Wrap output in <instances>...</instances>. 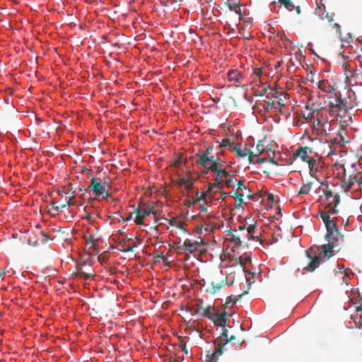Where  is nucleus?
Masks as SVG:
<instances>
[{"label": "nucleus", "mask_w": 362, "mask_h": 362, "mask_svg": "<svg viewBox=\"0 0 362 362\" xmlns=\"http://www.w3.org/2000/svg\"><path fill=\"white\" fill-rule=\"evenodd\" d=\"M349 279V274L346 272L344 273V275L342 276V280L344 282L346 283L347 280Z\"/></svg>", "instance_id": "6e6d98bb"}, {"label": "nucleus", "mask_w": 362, "mask_h": 362, "mask_svg": "<svg viewBox=\"0 0 362 362\" xmlns=\"http://www.w3.org/2000/svg\"><path fill=\"white\" fill-rule=\"evenodd\" d=\"M274 104V101H272V100L269 101L267 103V110H268L269 108H272L273 107Z\"/></svg>", "instance_id": "13d9d810"}, {"label": "nucleus", "mask_w": 362, "mask_h": 362, "mask_svg": "<svg viewBox=\"0 0 362 362\" xmlns=\"http://www.w3.org/2000/svg\"><path fill=\"white\" fill-rule=\"evenodd\" d=\"M230 235V241L232 242L235 247H245V240H241L239 235L233 234L230 231L228 232Z\"/></svg>", "instance_id": "a878e982"}, {"label": "nucleus", "mask_w": 362, "mask_h": 362, "mask_svg": "<svg viewBox=\"0 0 362 362\" xmlns=\"http://www.w3.org/2000/svg\"><path fill=\"white\" fill-rule=\"evenodd\" d=\"M330 214H332L331 212H329V209H327V211H320V217L322 219L325 227H330L332 223H334L335 222L330 218Z\"/></svg>", "instance_id": "6ab92c4d"}, {"label": "nucleus", "mask_w": 362, "mask_h": 362, "mask_svg": "<svg viewBox=\"0 0 362 362\" xmlns=\"http://www.w3.org/2000/svg\"><path fill=\"white\" fill-rule=\"evenodd\" d=\"M194 179L191 177V174L189 173L185 177H179L176 180H173V182L178 187H185L187 190H189L194 185Z\"/></svg>", "instance_id": "9d476101"}, {"label": "nucleus", "mask_w": 362, "mask_h": 362, "mask_svg": "<svg viewBox=\"0 0 362 362\" xmlns=\"http://www.w3.org/2000/svg\"><path fill=\"white\" fill-rule=\"evenodd\" d=\"M333 28H334L337 32H340V25L338 23H334L332 25Z\"/></svg>", "instance_id": "4d7b16f0"}, {"label": "nucleus", "mask_w": 362, "mask_h": 362, "mask_svg": "<svg viewBox=\"0 0 362 362\" xmlns=\"http://www.w3.org/2000/svg\"><path fill=\"white\" fill-rule=\"evenodd\" d=\"M223 177H218L216 175V177L214 179L215 182L219 185L220 187L225 184L227 187H233L235 188V185H233V181L232 179V177L230 175V177H226V180H223L221 178Z\"/></svg>", "instance_id": "a211bd4d"}, {"label": "nucleus", "mask_w": 362, "mask_h": 362, "mask_svg": "<svg viewBox=\"0 0 362 362\" xmlns=\"http://www.w3.org/2000/svg\"><path fill=\"white\" fill-rule=\"evenodd\" d=\"M243 151V152L251 151L247 144L245 145V148Z\"/></svg>", "instance_id": "052dcab7"}, {"label": "nucleus", "mask_w": 362, "mask_h": 362, "mask_svg": "<svg viewBox=\"0 0 362 362\" xmlns=\"http://www.w3.org/2000/svg\"><path fill=\"white\" fill-rule=\"evenodd\" d=\"M142 243V240L138 238H135V241L134 242L132 246H134V248L138 247V245H141Z\"/></svg>", "instance_id": "de8ad7c7"}, {"label": "nucleus", "mask_w": 362, "mask_h": 362, "mask_svg": "<svg viewBox=\"0 0 362 362\" xmlns=\"http://www.w3.org/2000/svg\"><path fill=\"white\" fill-rule=\"evenodd\" d=\"M226 343L223 341H221L218 346L215 347V349L210 357L209 359H216L217 361V357L221 356L223 353L224 347L226 346Z\"/></svg>", "instance_id": "4be33fe9"}, {"label": "nucleus", "mask_w": 362, "mask_h": 362, "mask_svg": "<svg viewBox=\"0 0 362 362\" xmlns=\"http://www.w3.org/2000/svg\"><path fill=\"white\" fill-rule=\"evenodd\" d=\"M321 19H326L329 22L333 21V17L332 15H329L328 13L324 12L323 16L320 17Z\"/></svg>", "instance_id": "c03bdc74"}, {"label": "nucleus", "mask_w": 362, "mask_h": 362, "mask_svg": "<svg viewBox=\"0 0 362 362\" xmlns=\"http://www.w3.org/2000/svg\"><path fill=\"white\" fill-rule=\"evenodd\" d=\"M41 235L42 237L41 240L42 243H47L49 240L48 235L45 232L41 231Z\"/></svg>", "instance_id": "a18cd8bd"}, {"label": "nucleus", "mask_w": 362, "mask_h": 362, "mask_svg": "<svg viewBox=\"0 0 362 362\" xmlns=\"http://www.w3.org/2000/svg\"><path fill=\"white\" fill-rule=\"evenodd\" d=\"M205 199H206V193L205 192L200 193L197 190V193H196L195 200L194 201V202L191 203L189 204V206L192 205L194 203H198V202H200L201 201H204Z\"/></svg>", "instance_id": "72a5a7b5"}, {"label": "nucleus", "mask_w": 362, "mask_h": 362, "mask_svg": "<svg viewBox=\"0 0 362 362\" xmlns=\"http://www.w3.org/2000/svg\"><path fill=\"white\" fill-rule=\"evenodd\" d=\"M313 44L311 42H309L308 44V48L310 50L311 53H314V50L311 48Z\"/></svg>", "instance_id": "0e129e2a"}, {"label": "nucleus", "mask_w": 362, "mask_h": 362, "mask_svg": "<svg viewBox=\"0 0 362 362\" xmlns=\"http://www.w3.org/2000/svg\"><path fill=\"white\" fill-rule=\"evenodd\" d=\"M335 247V245H332V243L324 244L321 246L322 251L319 254V257H330L333 253V248Z\"/></svg>", "instance_id": "f8f14e48"}, {"label": "nucleus", "mask_w": 362, "mask_h": 362, "mask_svg": "<svg viewBox=\"0 0 362 362\" xmlns=\"http://www.w3.org/2000/svg\"><path fill=\"white\" fill-rule=\"evenodd\" d=\"M278 103H279L280 107L284 106V104L283 100H282L281 98H279Z\"/></svg>", "instance_id": "774afa93"}, {"label": "nucleus", "mask_w": 362, "mask_h": 362, "mask_svg": "<svg viewBox=\"0 0 362 362\" xmlns=\"http://www.w3.org/2000/svg\"><path fill=\"white\" fill-rule=\"evenodd\" d=\"M179 249L181 251H188L189 253H194L197 251V247H194L192 242L188 239L184 241L183 245L180 247Z\"/></svg>", "instance_id": "aec40b11"}, {"label": "nucleus", "mask_w": 362, "mask_h": 362, "mask_svg": "<svg viewBox=\"0 0 362 362\" xmlns=\"http://www.w3.org/2000/svg\"><path fill=\"white\" fill-rule=\"evenodd\" d=\"M313 134L317 136H324L329 134L331 124L329 122H322L319 119H314L313 122Z\"/></svg>", "instance_id": "39448f33"}, {"label": "nucleus", "mask_w": 362, "mask_h": 362, "mask_svg": "<svg viewBox=\"0 0 362 362\" xmlns=\"http://www.w3.org/2000/svg\"><path fill=\"white\" fill-rule=\"evenodd\" d=\"M230 151L234 152L238 158H245L244 152L243 149L240 148V144H238L235 146H233Z\"/></svg>", "instance_id": "2f4dec72"}, {"label": "nucleus", "mask_w": 362, "mask_h": 362, "mask_svg": "<svg viewBox=\"0 0 362 362\" xmlns=\"http://www.w3.org/2000/svg\"><path fill=\"white\" fill-rule=\"evenodd\" d=\"M264 152V146L263 144L261 143L260 141H259L256 145V148H255V150L254 151V153L255 154V156H259L261 155L262 153H263Z\"/></svg>", "instance_id": "c9c22d12"}, {"label": "nucleus", "mask_w": 362, "mask_h": 362, "mask_svg": "<svg viewBox=\"0 0 362 362\" xmlns=\"http://www.w3.org/2000/svg\"><path fill=\"white\" fill-rule=\"evenodd\" d=\"M357 181V177L355 175L353 178H349L347 182L345 180L343 182L344 185H346V189L349 190L351 188V186Z\"/></svg>", "instance_id": "4c0bfd02"}, {"label": "nucleus", "mask_w": 362, "mask_h": 362, "mask_svg": "<svg viewBox=\"0 0 362 362\" xmlns=\"http://www.w3.org/2000/svg\"><path fill=\"white\" fill-rule=\"evenodd\" d=\"M267 158H259L256 160L255 163L257 164H262L264 163H265L266 161H267Z\"/></svg>", "instance_id": "603ef678"}, {"label": "nucleus", "mask_w": 362, "mask_h": 362, "mask_svg": "<svg viewBox=\"0 0 362 362\" xmlns=\"http://www.w3.org/2000/svg\"><path fill=\"white\" fill-rule=\"evenodd\" d=\"M318 88L325 93H332L334 90V86L325 81H320Z\"/></svg>", "instance_id": "5701e85b"}, {"label": "nucleus", "mask_w": 362, "mask_h": 362, "mask_svg": "<svg viewBox=\"0 0 362 362\" xmlns=\"http://www.w3.org/2000/svg\"><path fill=\"white\" fill-rule=\"evenodd\" d=\"M306 257L308 258L309 262L304 267V269L308 272H313L320 266V257L317 256L312 249L306 251Z\"/></svg>", "instance_id": "0eeeda50"}, {"label": "nucleus", "mask_w": 362, "mask_h": 362, "mask_svg": "<svg viewBox=\"0 0 362 362\" xmlns=\"http://www.w3.org/2000/svg\"><path fill=\"white\" fill-rule=\"evenodd\" d=\"M255 224L250 225L247 228V233H254L255 229Z\"/></svg>", "instance_id": "49530a36"}, {"label": "nucleus", "mask_w": 362, "mask_h": 362, "mask_svg": "<svg viewBox=\"0 0 362 362\" xmlns=\"http://www.w3.org/2000/svg\"><path fill=\"white\" fill-rule=\"evenodd\" d=\"M226 6L228 8V9L231 11L235 12L236 14L239 16L240 19H243L245 14L243 13L241 9H240V4L233 2V3H227Z\"/></svg>", "instance_id": "f3484780"}, {"label": "nucleus", "mask_w": 362, "mask_h": 362, "mask_svg": "<svg viewBox=\"0 0 362 362\" xmlns=\"http://www.w3.org/2000/svg\"><path fill=\"white\" fill-rule=\"evenodd\" d=\"M308 164L310 174L312 177H315V174L317 172V160L312 158L310 160H309L308 162H306Z\"/></svg>", "instance_id": "cd10ccee"}, {"label": "nucleus", "mask_w": 362, "mask_h": 362, "mask_svg": "<svg viewBox=\"0 0 362 362\" xmlns=\"http://www.w3.org/2000/svg\"><path fill=\"white\" fill-rule=\"evenodd\" d=\"M226 162L220 160L219 158H214L204 168L206 170L214 173L218 177H230V173L224 170Z\"/></svg>", "instance_id": "f03ea898"}, {"label": "nucleus", "mask_w": 362, "mask_h": 362, "mask_svg": "<svg viewBox=\"0 0 362 362\" xmlns=\"http://www.w3.org/2000/svg\"><path fill=\"white\" fill-rule=\"evenodd\" d=\"M199 209L202 212H206L207 211L206 208L204 205H201Z\"/></svg>", "instance_id": "bf43d9fd"}, {"label": "nucleus", "mask_w": 362, "mask_h": 362, "mask_svg": "<svg viewBox=\"0 0 362 362\" xmlns=\"http://www.w3.org/2000/svg\"><path fill=\"white\" fill-rule=\"evenodd\" d=\"M221 341H226V339H228V330L226 327H222V332L218 337Z\"/></svg>", "instance_id": "a19ab883"}, {"label": "nucleus", "mask_w": 362, "mask_h": 362, "mask_svg": "<svg viewBox=\"0 0 362 362\" xmlns=\"http://www.w3.org/2000/svg\"><path fill=\"white\" fill-rule=\"evenodd\" d=\"M355 310L356 312H361L362 310V304L361 305L356 306Z\"/></svg>", "instance_id": "e2e57ef3"}, {"label": "nucleus", "mask_w": 362, "mask_h": 362, "mask_svg": "<svg viewBox=\"0 0 362 362\" xmlns=\"http://www.w3.org/2000/svg\"><path fill=\"white\" fill-rule=\"evenodd\" d=\"M225 285V281H221L220 282H211V288L207 289V292L211 294H215L217 291H218L223 286Z\"/></svg>", "instance_id": "bb28decb"}, {"label": "nucleus", "mask_w": 362, "mask_h": 362, "mask_svg": "<svg viewBox=\"0 0 362 362\" xmlns=\"http://www.w3.org/2000/svg\"><path fill=\"white\" fill-rule=\"evenodd\" d=\"M262 73V68L256 69L253 71L252 73V81L257 82L258 81H260L261 74Z\"/></svg>", "instance_id": "473e14b6"}, {"label": "nucleus", "mask_w": 362, "mask_h": 362, "mask_svg": "<svg viewBox=\"0 0 362 362\" xmlns=\"http://www.w3.org/2000/svg\"><path fill=\"white\" fill-rule=\"evenodd\" d=\"M233 197L237 202V207H240L241 204L243 203V195L238 192H235Z\"/></svg>", "instance_id": "f704fd0d"}, {"label": "nucleus", "mask_w": 362, "mask_h": 362, "mask_svg": "<svg viewBox=\"0 0 362 362\" xmlns=\"http://www.w3.org/2000/svg\"><path fill=\"white\" fill-rule=\"evenodd\" d=\"M219 148H228L230 150H231V148H233L232 143L228 139H223L219 144Z\"/></svg>", "instance_id": "e433bc0d"}, {"label": "nucleus", "mask_w": 362, "mask_h": 362, "mask_svg": "<svg viewBox=\"0 0 362 362\" xmlns=\"http://www.w3.org/2000/svg\"><path fill=\"white\" fill-rule=\"evenodd\" d=\"M279 3L284 6L287 9L291 11L292 8L294 7V5L291 1V0H279Z\"/></svg>", "instance_id": "58836bf2"}, {"label": "nucleus", "mask_w": 362, "mask_h": 362, "mask_svg": "<svg viewBox=\"0 0 362 362\" xmlns=\"http://www.w3.org/2000/svg\"><path fill=\"white\" fill-rule=\"evenodd\" d=\"M327 234L325 235V239L329 243L334 245L336 242L339 240L340 233L337 228L336 223H332L330 227L326 228Z\"/></svg>", "instance_id": "6e6552de"}, {"label": "nucleus", "mask_w": 362, "mask_h": 362, "mask_svg": "<svg viewBox=\"0 0 362 362\" xmlns=\"http://www.w3.org/2000/svg\"><path fill=\"white\" fill-rule=\"evenodd\" d=\"M353 319L354 324L356 327L360 328L362 325V315L360 316V318L358 320L356 317H351Z\"/></svg>", "instance_id": "79ce46f5"}, {"label": "nucleus", "mask_w": 362, "mask_h": 362, "mask_svg": "<svg viewBox=\"0 0 362 362\" xmlns=\"http://www.w3.org/2000/svg\"><path fill=\"white\" fill-rule=\"evenodd\" d=\"M73 199V197H70L68 201H65L62 204L54 207V215L58 214L60 212V210L66 208L67 206H74L76 205V202H71V199Z\"/></svg>", "instance_id": "c85d7f7f"}, {"label": "nucleus", "mask_w": 362, "mask_h": 362, "mask_svg": "<svg viewBox=\"0 0 362 362\" xmlns=\"http://www.w3.org/2000/svg\"><path fill=\"white\" fill-rule=\"evenodd\" d=\"M224 151L221 148L220 151L216 153V158H219L220 156L223 155Z\"/></svg>", "instance_id": "680f3d73"}, {"label": "nucleus", "mask_w": 362, "mask_h": 362, "mask_svg": "<svg viewBox=\"0 0 362 362\" xmlns=\"http://www.w3.org/2000/svg\"><path fill=\"white\" fill-rule=\"evenodd\" d=\"M235 339V336L233 334L229 338L226 339V341H223V342L226 343V344H227L228 343H229Z\"/></svg>", "instance_id": "5fc2aeb1"}, {"label": "nucleus", "mask_w": 362, "mask_h": 362, "mask_svg": "<svg viewBox=\"0 0 362 362\" xmlns=\"http://www.w3.org/2000/svg\"><path fill=\"white\" fill-rule=\"evenodd\" d=\"M197 313H199L202 310L203 313H202V315L205 317H207L210 320H213L214 319V315H212L211 313H210V306L207 307V308H204V306H202L200 303L197 304Z\"/></svg>", "instance_id": "b1692460"}, {"label": "nucleus", "mask_w": 362, "mask_h": 362, "mask_svg": "<svg viewBox=\"0 0 362 362\" xmlns=\"http://www.w3.org/2000/svg\"><path fill=\"white\" fill-rule=\"evenodd\" d=\"M237 187L238 189H246V187L245 186H243V181L242 180H238L237 182Z\"/></svg>", "instance_id": "864d4df0"}, {"label": "nucleus", "mask_w": 362, "mask_h": 362, "mask_svg": "<svg viewBox=\"0 0 362 362\" xmlns=\"http://www.w3.org/2000/svg\"><path fill=\"white\" fill-rule=\"evenodd\" d=\"M315 14L319 17H322L325 11V5L322 0H315Z\"/></svg>", "instance_id": "412c9836"}, {"label": "nucleus", "mask_w": 362, "mask_h": 362, "mask_svg": "<svg viewBox=\"0 0 362 362\" xmlns=\"http://www.w3.org/2000/svg\"><path fill=\"white\" fill-rule=\"evenodd\" d=\"M336 112L337 113V117L341 119L339 122L342 125H348L352 122L351 115L348 113V111L342 110L340 111H336Z\"/></svg>", "instance_id": "ddd939ff"}, {"label": "nucleus", "mask_w": 362, "mask_h": 362, "mask_svg": "<svg viewBox=\"0 0 362 362\" xmlns=\"http://www.w3.org/2000/svg\"><path fill=\"white\" fill-rule=\"evenodd\" d=\"M211 186L213 187V188H217V189H221V187L219 185H218L216 182L214 183V184H210Z\"/></svg>", "instance_id": "69168bd1"}, {"label": "nucleus", "mask_w": 362, "mask_h": 362, "mask_svg": "<svg viewBox=\"0 0 362 362\" xmlns=\"http://www.w3.org/2000/svg\"><path fill=\"white\" fill-rule=\"evenodd\" d=\"M88 189L92 190L95 196H103V199H106L111 196L105 189V186L101 184L100 180L95 177L90 180Z\"/></svg>", "instance_id": "20e7f679"}, {"label": "nucleus", "mask_w": 362, "mask_h": 362, "mask_svg": "<svg viewBox=\"0 0 362 362\" xmlns=\"http://www.w3.org/2000/svg\"><path fill=\"white\" fill-rule=\"evenodd\" d=\"M168 221L169 222V224L171 226L176 227L177 228L179 229H182L184 226L185 225V223L183 221H178L176 218L170 219L168 220Z\"/></svg>", "instance_id": "7c9ffc66"}, {"label": "nucleus", "mask_w": 362, "mask_h": 362, "mask_svg": "<svg viewBox=\"0 0 362 362\" xmlns=\"http://www.w3.org/2000/svg\"><path fill=\"white\" fill-rule=\"evenodd\" d=\"M322 192L324 198L321 197V200L325 204V208L329 209V212L332 214H338L339 210L337 209V206L341 202L339 193L333 194L327 185L326 189H322Z\"/></svg>", "instance_id": "f257e3e1"}, {"label": "nucleus", "mask_w": 362, "mask_h": 362, "mask_svg": "<svg viewBox=\"0 0 362 362\" xmlns=\"http://www.w3.org/2000/svg\"><path fill=\"white\" fill-rule=\"evenodd\" d=\"M267 199L270 201H273L274 199V195L272 194H269L267 197Z\"/></svg>", "instance_id": "338daca9"}, {"label": "nucleus", "mask_w": 362, "mask_h": 362, "mask_svg": "<svg viewBox=\"0 0 362 362\" xmlns=\"http://www.w3.org/2000/svg\"><path fill=\"white\" fill-rule=\"evenodd\" d=\"M331 141L333 144H339V145H341V146H343V145H344L346 144L349 143V140H346L345 139V137H344V131L339 132L337 134V136L333 140H331Z\"/></svg>", "instance_id": "393cba45"}, {"label": "nucleus", "mask_w": 362, "mask_h": 362, "mask_svg": "<svg viewBox=\"0 0 362 362\" xmlns=\"http://www.w3.org/2000/svg\"><path fill=\"white\" fill-rule=\"evenodd\" d=\"M83 238L85 240L87 245H90V248L97 251L96 243L100 240V238H95L93 235H83Z\"/></svg>", "instance_id": "2eb2a0df"}, {"label": "nucleus", "mask_w": 362, "mask_h": 362, "mask_svg": "<svg viewBox=\"0 0 362 362\" xmlns=\"http://www.w3.org/2000/svg\"><path fill=\"white\" fill-rule=\"evenodd\" d=\"M214 149L213 146L209 145L206 149L203 151V153H199L196 154V157L197 160H196V163L197 165L204 166L207 164V163L212 160L214 158L213 156H211V153Z\"/></svg>", "instance_id": "423d86ee"}, {"label": "nucleus", "mask_w": 362, "mask_h": 362, "mask_svg": "<svg viewBox=\"0 0 362 362\" xmlns=\"http://www.w3.org/2000/svg\"><path fill=\"white\" fill-rule=\"evenodd\" d=\"M122 251L124 252H134V246L132 245H127L126 249L122 250Z\"/></svg>", "instance_id": "8fccbe9b"}, {"label": "nucleus", "mask_w": 362, "mask_h": 362, "mask_svg": "<svg viewBox=\"0 0 362 362\" xmlns=\"http://www.w3.org/2000/svg\"><path fill=\"white\" fill-rule=\"evenodd\" d=\"M312 153V149L308 146H300L297 148L296 152L294 153V156L299 157L304 162H308L310 160V157L309 155Z\"/></svg>", "instance_id": "9b49d317"}, {"label": "nucleus", "mask_w": 362, "mask_h": 362, "mask_svg": "<svg viewBox=\"0 0 362 362\" xmlns=\"http://www.w3.org/2000/svg\"><path fill=\"white\" fill-rule=\"evenodd\" d=\"M244 155L245 157L247 156L249 158H253L255 156H256L255 154L254 153V151L244 152Z\"/></svg>", "instance_id": "09e8293b"}, {"label": "nucleus", "mask_w": 362, "mask_h": 362, "mask_svg": "<svg viewBox=\"0 0 362 362\" xmlns=\"http://www.w3.org/2000/svg\"><path fill=\"white\" fill-rule=\"evenodd\" d=\"M227 320L228 319L225 311L219 315H216V317L213 319L214 324L221 328L226 327Z\"/></svg>", "instance_id": "4468645a"}, {"label": "nucleus", "mask_w": 362, "mask_h": 362, "mask_svg": "<svg viewBox=\"0 0 362 362\" xmlns=\"http://www.w3.org/2000/svg\"><path fill=\"white\" fill-rule=\"evenodd\" d=\"M256 238H257V237H255L253 235V233H247L246 234V237L243 238V240L245 241V243H244V245H245V244H247V242H248L249 240H255Z\"/></svg>", "instance_id": "37998d69"}, {"label": "nucleus", "mask_w": 362, "mask_h": 362, "mask_svg": "<svg viewBox=\"0 0 362 362\" xmlns=\"http://www.w3.org/2000/svg\"><path fill=\"white\" fill-rule=\"evenodd\" d=\"M228 78L230 81L241 82L243 76L242 73L238 70H231L228 73Z\"/></svg>", "instance_id": "dca6fc26"}, {"label": "nucleus", "mask_w": 362, "mask_h": 362, "mask_svg": "<svg viewBox=\"0 0 362 362\" xmlns=\"http://www.w3.org/2000/svg\"><path fill=\"white\" fill-rule=\"evenodd\" d=\"M312 185V182H307L303 184L298 191V195L308 194L311 190Z\"/></svg>", "instance_id": "c756f323"}, {"label": "nucleus", "mask_w": 362, "mask_h": 362, "mask_svg": "<svg viewBox=\"0 0 362 362\" xmlns=\"http://www.w3.org/2000/svg\"><path fill=\"white\" fill-rule=\"evenodd\" d=\"M329 107L331 111L336 112L340 110L349 111L352 108V105H348L347 103L340 98H335L334 101L329 102Z\"/></svg>", "instance_id": "1a4fd4ad"}, {"label": "nucleus", "mask_w": 362, "mask_h": 362, "mask_svg": "<svg viewBox=\"0 0 362 362\" xmlns=\"http://www.w3.org/2000/svg\"><path fill=\"white\" fill-rule=\"evenodd\" d=\"M72 275L74 276H77V275H80L86 280H88L93 276V275L92 274L86 273L84 272H78V273H73Z\"/></svg>", "instance_id": "ea45409f"}, {"label": "nucleus", "mask_w": 362, "mask_h": 362, "mask_svg": "<svg viewBox=\"0 0 362 362\" xmlns=\"http://www.w3.org/2000/svg\"><path fill=\"white\" fill-rule=\"evenodd\" d=\"M133 214L136 215V218L134 221L137 226H140L144 223V218L151 214L155 215V211L153 206H150L146 203L139 204L137 209L134 211Z\"/></svg>", "instance_id": "7ed1b4c3"}, {"label": "nucleus", "mask_w": 362, "mask_h": 362, "mask_svg": "<svg viewBox=\"0 0 362 362\" xmlns=\"http://www.w3.org/2000/svg\"><path fill=\"white\" fill-rule=\"evenodd\" d=\"M83 218L88 220L89 223H92L93 221L92 219V215L90 213H86L83 216Z\"/></svg>", "instance_id": "3c124183"}]
</instances>
